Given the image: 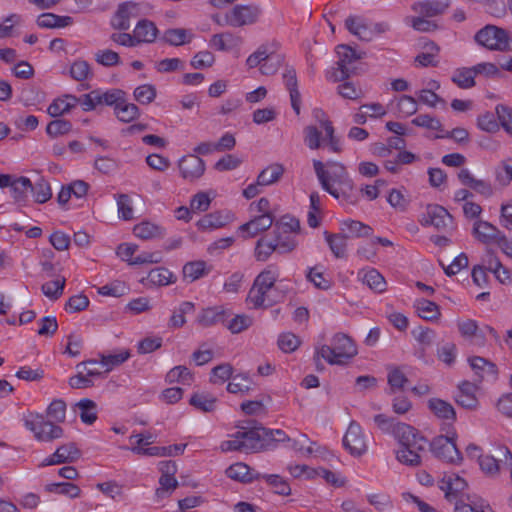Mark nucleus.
Returning <instances> with one entry per match:
<instances>
[{"label":"nucleus","mask_w":512,"mask_h":512,"mask_svg":"<svg viewBox=\"0 0 512 512\" xmlns=\"http://www.w3.org/2000/svg\"><path fill=\"white\" fill-rule=\"evenodd\" d=\"M190 404L203 412L215 409L216 398L206 393H196L190 399Z\"/></svg>","instance_id":"50"},{"label":"nucleus","mask_w":512,"mask_h":512,"mask_svg":"<svg viewBox=\"0 0 512 512\" xmlns=\"http://www.w3.org/2000/svg\"><path fill=\"white\" fill-rule=\"evenodd\" d=\"M31 192L35 201L40 204L47 202L52 196L50 184L42 177L32 184Z\"/></svg>","instance_id":"48"},{"label":"nucleus","mask_w":512,"mask_h":512,"mask_svg":"<svg viewBox=\"0 0 512 512\" xmlns=\"http://www.w3.org/2000/svg\"><path fill=\"white\" fill-rule=\"evenodd\" d=\"M211 271V267L205 261L197 260L186 263L183 266V278L187 282H194Z\"/></svg>","instance_id":"30"},{"label":"nucleus","mask_w":512,"mask_h":512,"mask_svg":"<svg viewBox=\"0 0 512 512\" xmlns=\"http://www.w3.org/2000/svg\"><path fill=\"white\" fill-rule=\"evenodd\" d=\"M158 29L154 22L148 19L139 20L133 31L136 44L153 43L158 35Z\"/></svg>","instance_id":"25"},{"label":"nucleus","mask_w":512,"mask_h":512,"mask_svg":"<svg viewBox=\"0 0 512 512\" xmlns=\"http://www.w3.org/2000/svg\"><path fill=\"white\" fill-rule=\"evenodd\" d=\"M65 278L49 281L42 285V292L50 299H58L64 290Z\"/></svg>","instance_id":"62"},{"label":"nucleus","mask_w":512,"mask_h":512,"mask_svg":"<svg viewBox=\"0 0 512 512\" xmlns=\"http://www.w3.org/2000/svg\"><path fill=\"white\" fill-rule=\"evenodd\" d=\"M392 436L397 440L400 446L402 445H410L413 442V445L416 444L421 445L423 443V435L414 427L409 424L400 422L396 425V428L393 430Z\"/></svg>","instance_id":"20"},{"label":"nucleus","mask_w":512,"mask_h":512,"mask_svg":"<svg viewBox=\"0 0 512 512\" xmlns=\"http://www.w3.org/2000/svg\"><path fill=\"white\" fill-rule=\"evenodd\" d=\"M194 311V304L189 301L182 302L179 307L173 311L169 320V326L180 328L186 323L185 315Z\"/></svg>","instance_id":"45"},{"label":"nucleus","mask_w":512,"mask_h":512,"mask_svg":"<svg viewBox=\"0 0 512 512\" xmlns=\"http://www.w3.org/2000/svg\"><path fill=\"white\" fill-rule=\"evenodd\" d=\"M81 457V451L74 442L65 443L59 446L55 452L45 458L41 466H52L76 462Z\"/></svg>","instance_id":"13"},{"label":"nucleus","mask_w":512,"mask_h":512,"mask_svg":"<svg viewBox=\"0 0 512 512\" xmlns=\"http://www.w3.org/2000/svg\"><path fill=\"white\" fill-rule=\"evenodd\" d=\"M473 234L482 243L488 244L491 242L497 243L502 233L491 223L483 220H478L474 223Z\"/></svg>","instance_id":"24"},{"label":"nucleus","mask_w":512,"mask_h":512,"mask_svg":"<svg viewBox=\"0 0 512 512\" xmlns=\"http://www.w3.org/2000/svg\"><path fill=\"white\" fill-rule=\"evenodd\" d=\"M428 440L423 437V443L421 445L412 444L402 445L396 451V459L403 465L410 467L420 466L422 463L421 453L426 450Z\"/></svg>","instance_id":"14"},{"label":"nucleus","mask_w":512,"mask_h":512,"mask_svg":"<svg viewBox=\"0 0 512 512\" xmlns=\"http://www.w3.org/2000/svg\"><path fill=\"white\" fill-rule=\"evenodd\" d=\"M314 117L319 123V127L324 130L325 136L322 138L323 142H327L333 152H340L341 146L339 139L335 136V129L332 122L326 116L324 111L320 109L314 110Z\"/></svg>","instance_id":"19"},{"label":"nucleus","mask_w":512,"mask_h":512,"mask_svg":"<svg viewBox=\"0 0 512 512\" xmlns=\"http://www.w3.org/2000/svg\"><path fill=\"white\" fill-rule=\"evenodd\" d=\"M274 218L272 215H258L250 221L242 224L239 227V232L243 238H252L258 234L268 230L273 224Z\"/></svg>","instance_id":"16"},{"label":"nucleus","mask_w":512,"mask_h":512,"mask_svg":"<svg viewBox=\"0 0 512 512\" xmlns=\"http://www.w3.org/2000/svg\"><path fill=\"white\" fill-rule=\"evenodd\" d=\"M466 486V481L456 474L444 475L439 485L440 489L445 492L447 499L462 492Z\"/></svg>","instance_id":"29"},{"label":"nucleus","mask_w":512,"mask_h":512,"mask_svg":"<svg viewBox=\"0 0 512 512\" xmlns=\"http://www.w3.org/2000/svg\"><path fill=\"white\" fill-rule=\"evenodd\" d=\"M336 53L339 59L336 63L337 66L330 73L329 79L333 82H340L356 73V63L363 58L364 53H357L352 47L344 44L337 46Z\"/></svg>","instance_id":"4"},{"label":"nucleus","mask_w":512,"mask_h":512,"mask_svg":"<svg viewBox=\"0 0 512 512\" xmlns=\"http://www.w3.org/2000/svg\"><path fill=\"white\" fill-rule=\"evenodd\" d=\"M142 15L141 7L134 2H126L121 4L112 19V26L118 30H128L131 21Z\"/></svg>","instance_id":"12"},{"label":"nucleus","mask_w":512,"mask_h":512,"mask_svg":"<svg viewBox=\"0 0 512 512\" xmlns=\"http://www.w3.org/2000/svg\"><path fill=\"white\" fill-rule=\"evenodd\" d=\"M73 23L70 16H59L54 13H43L37 19V24L42 28H62Z\"/></svg>","instance_id":"35"},{"label":"nucleus","mask_w":512,"mask_h":512,"mask_svg":"<svg viewBox=\"0 0 512 512\" xmlns=\"http://www.w3.org/2000/svg\"><path fill=\"white\" fill-rule=\"evenodd\" d=\"M274 251H278L277 244L275 242L267 241L265 239H260L257 241L255 248V255L257 260L266 261Z\"/></svg>","instance_id":"63"},{"label":"nucleus","mask_w":512,"mask_h":512,"mask_svg":"<svg viewBox=\"0 0 512 512\" xmlns=\"http://www.w3.org/2000/svg\"><path fill=\"white\" fill-rule=\"evenodd\" d=\"M178 169L184 180L194 182L204 175L206 165L199 156L188 154L178 160Z\"/></svg>","instance_id":"9"},{"label":"nucleus","mask_w":512,"mask_h":512,"mask_svg":"<svg viewBox=\"0 0 512 512\" xmlns=\"http://www.w3.org/2000/svg\"><path fill=\"white\" fill-rule=\"evenodd\" d=\"M477 386L471 382L464 381L458 386V393L455 395V401L463 408L474 410L478 407L476 397Z\"/></svg>","instance_id":"21"},{"label":"nucleus","mask_w":512,"mask_h":512,"mask_svg":"<svg viewBox=\"0 0 512 512\" xmlns=\"http://www.w3.org/2000/svg\"><path fill=\"white\" fill-rule=\"evenodd\" d=\"M173 274L166 268L159 267L152 269L147 279L154 285L165 286L172 283Z\"/></svg>","instance_id":"55"},{"label":"nucleus","mask_w":512,"mask_h":512,"mask_svg":"<svg viewBox=\"0 0 512 512\" xmlns=\"http://www.w3.org/2000/svg\"><path fill=\"white\" fill-rule=\"evenodd\" d=\"M226 474L229 478L242 482H252L253 480L260 479L261 477L260 473L255 472L247 464L242 462L231 465L226 470Z\"/></svg>","instance_id":"28"},{"label":"nucleus","mask_w":512,"mask_h":512,"mask_svg":"<svg viewBox=\"0 0 512 512\" xmlns=\"http://www.w3.org/2000/svg\"><path fill=\"white\" fill-rule=\"evenodd\" d=\"M495 179L499 185L505 187L512 181V158L503 160L496 169Z\"/></svg>","instance_id":"54"},{"label":"nucleus","mask_w":512,"mask_h":512,"mask_svg":"<svg viewBox=\"0 0 512 512\" xmlns=\"http://www.w3.org/2000/svg\"><path fill=\"white\" fill-rule=\"evenodd\" d=\"M425 16L407 17L406 22L416 31L431 32L437 29L436 23L427 20Z\"/></svg>","instance_id":"59"},{"label":"nucleus","mask_w":512,"mask_h":512,"mask_svg":"<svg viewBox=\"0 0 512 512\" xmlns=\"http://www.w3.org/2000/svg\"><path fill=\"white\" fill-rule=\"evenodd\" d=\"M262 10L258 5H235L225 15V24L232 27H243L255 24Z\"/></svg>","instance_id":"7"},{"label":"nucleus","mask_w":512,"mask_h":512,"mask_svg":"<svg viewBox=\"0 0 512 512\" xmlns=\"http://www.w3.org/2000/svg\"><path fill=\"white\" fill-rule=\"evenodd\" d=\"M78 104V97L74 95H64L62 98L54 100L48 107V114L52 117H58L69 112Z\"/></svg>","instance_id":"31"},{"label":"nucleus","mask_w":512,"mask_h":512,"mask_svg":"<svg viewBox=\"0 0 512 512\" xmlns=\"http://www.w3.org/2000/svg\"><path fill=\"white\" fill-rule=\"evenodd\" d=\"M117 118L125 123L131 122L139 116V109L133 103H125L122 99L114 108Z\"/></svg>","instance_id":"44"},{"label":"nucleus","mask_w":512,"mask_h":512,"mask_svg":"<svg viewBox=\"0 0 512 512\" xmlns=\"http://www.w3.org/2000/svg\"><path fill=\"white\" fill-rule=\"evenodd\" d=\"M263 427H253L247 431H238V437H242L245 452H257L264 449L263 441L266 436L262 432Z\"/></svg>","instance_id":"22"},{"label":"nucleus","mask_w":512,"mask_h":512,"mask_svg":"<svg viewBox=\"0 0 512 512\" xmlns=\"http://www.w3.org/2000/svg\"><path fill=\"white\" fill-rule=\"evenodd\" d=\"M428 407L431 410V412L440 419H456L455 409L449 402H446L439 398H432L428 401Z\"/></svg>","instance_id":"34"},{"label":"nucleus","mask_w":512,"mask_h":512,"mask_svg":"<svg viewBox=\"0 0 512 512\" xmlns=\"http://www.w3.org/2000/svg\"><path fill=\"white\" fill-rule=\"evenodd\" d=\"M487 269L492 272L497 280L502 284L511 283V272L509 269L504 267L498 258L494 257L492 254H489Z\"/></svg>","instance_id":"43"},{"label":"nucleus","mask_w":512,"mask_h":512,"mask_svg":"<svg viewBox=\"0 0 512 512\" xmlns=\"http://www.w3.org/2000/svg\"><path fill=\"white\" fill-rule=\"evenodd\" d=\"M300 344V338L291 332L282 333L278 337V346L285 353L294 352Z\"/></svg>","instance_id":"58"},{"label":"nucleus","mask_w":512,"mask_h":512,"mask_svg":"<svg viewBox=\"0 0 512 512\" xmlns=\"http://www.w3.org/2000/svg\"><path fill=\"white\" fill-rule=\"evenodd\" d=\"M80 410V418L85 424H93L97 419V405L90 399H82L77 403Z\"/></svg>","instance_id":"46"},{"label":"nucleus","mask_w":512,"mask_h":512,"mask_svg":"<svg viewBox=\"0 0 512 512\" xmlns=\"http://www.w3.org/2000/svg\"><path fill=\"white\" fill-rule=\"evenodd\" d=\"M363 282L368 287L378 293L386 290V281L384 277L375 269H371L364 274Z\"/></svg>","instance_id":"52"},{"label":"nucleus","mask_w":512,"mask_h":512,"mask_svg":"<svg viewBox=\"0 0 512 512\" xmlns=\"http://www.w3.org/2000/svg\"><path fill=\"white\" fill-rule=\"evenodd\" d=\"M414 307L418 313V315L427 321H437L441 316L439 306L432 301L427 299H418L415 301Z\"/></svg>","instance_id":"33"},{"label":"nucleus","mask_w":512,"mask_h":512,"mask_svg":"<svg viewBox=\"0 0 512 512\" xmlns=\"http://www.w3.org/2000/svg\"><path fill=\"white\" fill-rule=\"evenodd\" d=\"M420 222L424 226L432 225L438 230H446L452 227L453 218L444 207L434 204L427 206Z\"/></svg>","instance_id":"10"},{"label":"nucleus","mask_w":512,"mask_h":512,"mask_svg":"<svg viewBox=\"0 0 512 512\" xmlns=\"http://www.w3.org/2000/svg\"><path fill=\"white\" fill-rule=\"evenodd\" d=\"M469 363L480 378H483L485 375L495 376L497 374L496 365L483 357H472L469 359Z\"/></svg>","instance_id":"41"},{"label":"nucleus","mask_w":512,"mask_h":512,"mask_svg":"<svg viewBox=\"0 0 512 512\" xmlns=\"http://www.w3.org/2000/svg\"><path fill=\"white\" fill-rule=\"evenodd\" d=\"M276 232L281 231L283 234L298 232L300 230V222L298 219L285 215L276 223Z\"/></svg>","instance_id":"64"},{"label":"nucleus","mask_w":512,"mask_h":512,"mask_svg":"<svg viewBox=\"0 0 512 512\" xmlns=\"http://www.w3.org/2000/svg\"><path fill=\"white\" fill-rule=\"evenodd\" d=\"M500 453L505 457L504 460L496 459L491 455L479 456V465L481 470L487 475H496L501 468H511L512 466V454L507 448H501Z\"/></svg>","instance_id":"15"},{"label":"nucleus","mask_w":512,"mask_h":512,"mask_svg":"<svg viewBox=\"0 0 512 512\" xmlns=\"http://www.w3.org/2000/svg\"><path fill=\"white\" fill-rule=\"evenodd\" d=\"M315 174L322 186L334 198L347 199L348 195L345 190L353 189V182L349 178L346 168L338 162H329L328 169L320 160H313Z\"/></svg>","instance_id":"1"},{"label":"nucleus","mask_w":512,"mask_h":512,"mask_svg":"<svg viewBox=\"0 0 512 512\" xmlns=\"http://www.w3.org/2000/svg\"><path fill=\"white\" fill-rule=\"evenodd\" d=\"M279 50V43L275 40L272 41H266L262 43L255 52H253L251 55L248 56L246 59V65L248 68L252 69L260 64L262 62L266 61L270 57H273L278 53Z\"/></svg>","instance_id":"17"},{"label":"nucleus","mask_w":512,"mask_h":512,"mask_svg":"<svg viewBox=\"0 0 512 512\" xmlns=\"http://www.w3.org/2000/svg\"><path fill=\"white\" fill-rule=\"evenodd\" d=\"M475 71L474 68H459L456 69L452 76V81L461 89H470L475 86Z\"/></svg>","instance_id":"36"},{"label":"nucleus","mask_w":512,"mask_h":512,"mask_svg":"<svg viewBox=\"0 0 512 512\" xmlns=\"http://www.w3.org/2000/svg\"><path fill=\"white\" fill-rule=\"evenodd\" d=\"M357 354L353 340L344 333H337L331 340V346L322 345L317 348L315 359L323 358L331 365H342Z\"/></svg>","instance_id":"3"},{"label":"nucleus","mask_w":512,"mask_h":512,"mask_svg":"<svg viewBox=\"0 0 512 512\" xmlns=\"http://www.w3.org/2000/svg\"><path fill=\"white\" fill-rule=\"evenodd\" d=\"M252 381L250 378L243 374L235 375L227 385V390L230 393H247L251 389Z\"/></svg>","instance_id":"51"},{"label":"nucleus","mask_w":512,"mask_h":512,"mask_svg":"<svg viewBox=\"0 0 512 512\" xmlns=\"http://www.w3.org/2000/svg\"><path fill=\"white\" fill-rule=\"evenodd\" d=\"M457 327L461 336L465 338L479 337L481 340H484L485 332L484 330L479 329L478 324L475 320H459L457 322Z\"/></svg>","instance_id":"47"},{"label":"nucleus","mask_w":512,"mask_h":512,"mask_svg":"<svg viewBox=\"0 0 512 512\" xmlns=\"http://www.w3.org/2000/svg\"><path fill=\"white\" fill-rule=\"evenodd\" d=\"M129 357L130 351L128 349H122L113 354H101L100 364L105 368V372H110L114 367L127 361Z\"/></svg>","instance_id":"39"},{"label":"nucleus","mask_w":512,"mask_h":512,"mask_svg":"<svg viewBox=\"0 0 512 512\" xmlns=\"http://www.w3.org/2000/svg\"><path fill=\"white\" fill-rule=\"evenodd\" d=\"M283 80L290 94L291 106L297 115L300 114L301 94L298 90V81L294 68H286Z\"/></svg>","instance_id":"26"},{"label":"nucleus","mask_w":512,"mask_h":512,"mask_svg":"<svg viewBox=\"0 0 512 512\" xmlns=\"http://www.w3.org/2000/svg\"><path fill=\"white\" fill-rule=\"evenodd\" d=\"M279 277V271L274 266H268L255 278L254 283L248 293L247 303L253 308H267L275 300L271 297L275 282Z\"/></svg>","instance_id":"2"},{"label":"nucleus","mask_w":512,"mask_h":512,"mask_svg":"<svg viewBox=\"0 0 512 512\" xmlns=\"http://www.w3.org/2000/svg\"><path fill=\"white\" fill-rule=\"evenodd\" d=\"M497 118L502 128L512 135V108L504 104H498L495 108Z\"/></svg>","instance_id":"60"},{"label":"nucleus","mask_w":512,"mask_h":512,"mask_svg":"<svg viewBox=\"0 0 512 512\" xmlns=\"http://www.w3.org/2000/svg\"><path fill=\"white\" fill-rule=\"evenodd\" d=\"M475 40L489 50L512 51V40L506 30L494 25L480 29L475 35Z\"/></svg>","instance_id":"5"},{"label":"nucleus","mask_w":512,"mask_h":512,"mask_svg":"<svg viewBox=\"0 0 512 512\" xmlns=\"http://www.w3.org/2000/svg\"><path fill=\"white\" fill-rule=\"evenodd\" d=\"M32 182L27 177H19L13 180L11 191L16 202H24L28 192H31Z\"/></svg>","instance_id":"42"},{"label":"nucleus","mask_w":512,"mask_h":512,"mask_svg":"<svg viewBox=\"0 0 512 512\" xmlns=\"http://www.w3.org/2000/svg\"><path fill=\"white\" fill-rule=\"evenodd\" d=\"M166 380L169 383L181 382L183 384H190L192 373L185 366H176L167 373Z\"/></svg>","instance_id":"57"},{"label":"nucleus","mask_w":512,"mask_h":512,"mask_svg":"<svg viewBox=\"0 0 512 512\" xmlns=\"http://www.w3.org/2000/svg\"><path fill=\"white\" fill-rule=\"evenodd\" d=\"M156 97V88L151 84H144L138 86L134 90V98L140 104H150Z\"/></svg>","instance_id":"56"},{"label":"nucleus","mask_w":512,"mask_h":512,"mask_svg":"<svg viewBox=\"0 0 512 512\" xmlns=\"http://www.w3.org/2000/svg\"><path fill=\"white\" fill-rule=\"evenodd\" d=\"M225 321V311L222 308L204 309L197 317L202 327H209Z\"/></svg>","instance_id":"37"},{"label":"nucleus","mask_w":512,"mask_h":512,"mask_svg":"<svg viewBox=\"0 0 512 512\" xmlns=\"http://www.w3.org/2000/svg\"><path fill=\"white\" fill-rule=\"evenodd\" d=\"M163 40L172 46H180L185 43H189L191 36L188 37V32L186 29L173 28L164 32Z\"/></svg>","instance_id":"49"},{"label":"nucleus","mask_w":512,"mask_h":512,"mask_svg":"<svg viewBox=\"0 0 512 512\" xmlns=\"http://www.w3.org/2000/svg\"><path fill=\"white\" fill-rule=\"evenodd\" d=\"M285 168L280 163H272L263 169L257 179L261 186H269L277 183L283 176Z\"/></svg>","instance_id":"32"},{"label":"nucleus","mask_w":512,"mask_h":512,"mask_svg":"<svg viewBox=\"0 0 512 512\" xmlns=\"http://www.w3.org/2000/svg\"><path fill=\"white\" fill-rule=\"evenodd\" d=\"M324 235L335 257H344L346 254L347 236L343 234H330L327 231L324 232Z\"/></svg>","instance_id":"40"},{"label":"nucleus","mask_w":512,"mask_h":512,"mask_svg":"<svg viewBox=\"0 0 512 512\" xmlns=\"http://www.w3.org/2000/svg\"><path fill=\"white\" fill-rule=\"evenodd\" d=\"M133 232L136 237L149 240L157 237H161L163 234V229L159 225H156L149 221H143L134 226Z\"/></svg>","instance_id":"38"},{"label":"nucleus","mask_w":512,"mask_h":512,"mask_svg":"<svg viewBox=\"0 0 512 512\" xmlns=\"http://www.w3.org/2000/svg\"><path fill=\"white\" fill-rule=\"evenodd\" d=\"M345 27L351 34L362 41L368 42L372 40V29H370V24L363 17L350 15L345 20Z\"/></svg>","instance_id":"23"},{"label":"nucleus","mask_w":512,"mask_h":512,"mask_svg":"<svg viewBox=\"0 0 512 512\" xmlns=\"http://www.w3.org/2000/svg\"><path fill=\"white\" fill-rule=\"evenodd\" d=\"M260 478L265 479L269 486H271L276 494L287 496L291 493L289 484L279 475H261Z\"/></svg>","instance_id":"53"},{"label":"nucleus","mask_w":512,"mask_h":512,"mask_svg":"<svg viewBox=\"0 0 512 512\" xmlns=\"http://www.w3.org/2000/svg\"><path fill=\"white\" fill-rule=\"evenodd\" d=\"M343 444L353 456H361L367 451V444L360 425L352 421L344 435Z\"/></svg>","instance_id":"11"},{"label":"nucleus","mask_w":512,"mask_h":512,"mask_svg":"<svg viewBox=\"0 0 512 512\" xmlns=\"http://www.w3.org/2000/svg\"><path fill=\"white\" fill-rule=\"evenodd\" d=\"M434 455L449 463H460L462 455L459 452L454 437L440 435L431 442Z\"/></svg>","instance_id":"8"},{"label":"nucleus","mask_w":512,"mask_h":512,"mask_svg":"<svg viewBox=\"0 0 512 512\" xmlns=\"http://www.w3.org/2000/svg\"><path fill=\"white\" fill-rule=\"evenodd\" d=\"M320 127L309 125L304 128V142L311 149L316 150L321 146Z\"/></svg>","instance_id":"61"},{"label":"nucleus","mask_w":512,"mask_h":512,"mask_svg":"<svg viewBox=\"0 0 512 512\" xmlns=\"http://www.w3.org/2000/svg\"><path fill=\"white\" fill-rule=\"evenodd\" d=\"M450 6V0H425L416 2L411 9L418 15L427 18L443 14Z\"/></svg>","instance_id":"18"},{"label":"nucleus","mask_w":512,"mask_h":512,"mask_svg":"<svg viewBox=\"0 0 512 512\" xmlns=\"http://www.w3.org/2000/svg\"><path fill=\"white\" fill-rule=\"evenodd\" d=\"M25 427L30 430L37 441L52 442L64 435L63 429L46 419L43 415L36 414L25 420Z\"/></svg>","instance_id":"6"},{"label":"nucleus","mask_w":512,"mask_h":512,"mask_svg":"<svg viewBox=\"0 0 512 512\" xmlns=\"http://www.w3.org/2000/svg\"><path fill=\"white\" fill-rule=\"evenodd\" d=\"M243 40L231 32L214 34L210 39V46L218 51H228L242 44Z\"/></svg>","instance_id":"27"}]
</instances>
